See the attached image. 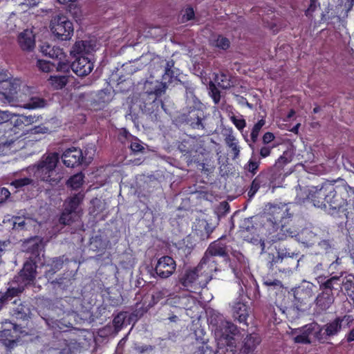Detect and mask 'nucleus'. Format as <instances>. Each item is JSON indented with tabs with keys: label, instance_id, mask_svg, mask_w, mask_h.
Segmentation results:
<instances>
[{
	"label": "nucleus",
	"instance_id": "obj_1",
	"mask_svg": "<svg viewBox=\"0 0 354 354\" xmlns=\"http://www.w3.org/2000/svg\"><path fill=\"white\" fill-rule=\"evenodd\" d=\"M95 48L96 42L93 40H80L73 44L71 53L75 60L71 64V69L77 76H87L93 71Z\"/></svg>",
	"mask_w": 354,
	"mask_h": 354
},
{
	"label": "nucleus",
	"instance_id": "obj_2",
	"mask_svg": "<svg viewBox=\"0 0 354 354\" xmlns=\"http://www.w3.org/2000/svg\"><path fill=\"white\" fill-rule=\"evenodd\" d=\"M292 214L286 204L271 205L262 217V229L272 242V236L280 232L281 225L291 223Z\"/></svg>",
	"mask_w": 354,
	"mask_h": 354
},
{
	"label": "nucleus",
	"instance_id": "obj_3",
	"mask_svg": "<svg viewBox=\"0 0 354 354\" xmlns=\"http://www.w3.org/2000/svg\"><path fill=\"white\" fill-rule=\"evenodd\" d=\"M59 161V155L57 152L44 154L39 160L29 167L37 181L48 183L51 185H57L59 181L56 167Z\"/></svg>",
	"mask_w": 354,
	"mask_h": 354
},
{
	"label": "nucleus",
	"instance_id": "obj_4",
	"mask_svg": "<svg viewBox=\"0 0 354 354\" xmlns=\"http://www.w3.org/2000/svg\"><path fill=\"white\" fill-rule=\"evenodd\" d=\"M351 187L346 183L337 185L333 183L332 193L328 196L327 205L328 206V213L333 216L342 217V216L348 218V205H349V192Z\"/></svg>",
	"mask_w": 354,
	"mask_h": 354
},
{
	"label": "nucleus",
	"instance_id": "obj_5",
	"mask_svg": "<svg viewBox=\"0 0 354 354\" xmlns=\"http://www.w3.org/2000/svg\"><path fill=\"white\" fill-rule=\"evenodd\" d=\"M321 291L315 299L316 307L320 311H326L335 301V292L339 288V279L319 276L317 279Z\"/></svg>",
	"mask_w": 354,
	"mask_h": 354
},
{
	"label": "nucleus",
	"instance_id": "obj_6",
	"mask_svg": "<svg viewBox=\"0 0 354 354\" xmlns=\"http://www.w3.org/2000/svg\"><path fill=\"white\" fill-rule=\"evenodd\" d=\"M41 250V245L35 243L29 248L30 256L29 260L24 264L23 268L15 277L13 282L20 283L24 286L32 283L35 279L37 274V264L41 261L40 252Z\"/></svg>",
	"mask_w": 354,
	"mask_h": 354
},
{
	"label": "nucleus",
	"instance_id": "obj_7",
	"mask_svg": "<svg viewBox=\"0 0 354 354\" xmlns=\"http://www.w3.org/2000/svg\"><path fill=\"white\" fill-rule=\"evenodd\" d=\"M293 237H295L305 246L310 247L315 244L317 235L308 229H304L299 232L292 223H285L281 225L280 232L272 236V242L276 243Z\"/></svg>",
	"mask_w": 354,
	"mask_h": 354
},
{
	"label": "nucleus",
	"instance_id": "obj_8",
	"mask_svg": "<svg viewBox=\"0 0 354 354\" xmlns=\"http://www.w3.org/2000/svg\"><path fill=\"white\" fill-rule=\"evenodd\" d=\"M50 30L53 35L62 41H66L73 35L74 28L72 21L65 15H57L50 22Z\"/></svg>",
	"mask_w": 354,
	"mask_h": 354
},
{
	"label": "nucleus",
	"instance_id": "obj_9",
	"mask_svg": "<svg viewBox=\"0 0 354 354\" xmlns=\"http://www.w3.org/2000/svg\"><path fill=\"white\" fill-rule=\"evenodd\" d=\"M334 182L326 181L320 186L313 187L308 192L307 198L310 200L315 207L326 208L328 198L332 193Z\"/></svg>",
	"mask_w": 354,
	"mask_h": 354
},
{
	"label": "nucleus",
	"instance_id": "obj_10",
	"mask_svg": "<svg viewBox=\"0 0 354 354\" xmlns=\"http://www.w3.org/2000/svg\"><path fill=\"white\" fill-rule=\"evenodd\" d=\"M201 281L203 279L196 268L192 270H186L179 275L178 279V283L182 286V288L191 292H196L197 290L207 286L203 285Z\"/></svg>",
	"mask_w": 354,
	"mask_h": 354
},
{
	"label": "nucleus",
	"instance_id": "obj_11",
	"mask_svg": "<svg viewBox=\"0 0 354 354\" xmlns=\"http://www.w3.org/2000/svg\"><path fill=\"white\" fill-rule=\"evenodd\" d=\"M173 59L168 60L164 65V73L160 82V86H156V98L164 93L169 86L178 81L179 70L174 66Z\"/></svg>",
	"mask_w": 354,
	"mask_h": 354
},
{
	"label": "nucleus",
	"instance_id": "obj_12",
	"mask_svg": "<svg viewBox=\"0 0 354 354\" xmlns=\"http://www.w3.org/2000/svg\"><path fill=\"white\" fill-rule=\"evenodd\" d=\"M223 318L221 315H217L215 318H211V324L216 327V333L226 340L234 339L233 337L239 333L237 326Z\"/></svg>",
	"mask_w": 354,
	"mask_h": 354
},
{
	"label": "nucleus",
	"instance_id": "obj_13",
	"mask_svg": "<svg viewBox=\"0 0 354 354\" xmlns=\"http://www.w3.org/2000/svg\"><path fill=\"white\" fill-rule=\"evenodd\" d=\"M178 148L188 165L192 164L193 161H199L198 156L202 153L201 151V147L194 138L183 140L178 145Z\"/></svg>",
	"mask_w": 354,
	"mask_h": 354
},
{
	"label": "nucleus",
	"instance_id": "obj_14",
	"mask_svg": "<svg viewBox=\"0 0 354 354\" xmlns=\"http://www.w3.org/2000/svg\"><path fill=\"white\" fill-rule=\"evenodd\" d=\"M196 268L203 279L201 281L203 285H207L212 279L214 273L221 270L218 259H214L205 255L203 257Z\"/></svg>",
	"mask_w": 354,
	"mask_h": 354
},
{
	"label": "nucleus",
	"instance_id": "obj_15",
	"mask_svg": "<svg viewBox=\"0 0 354 354\" xmlns=\"http://www.w3.org/2000/svg\"><path fill=\"white\" fill-rule=\"evenodd\" d=\"M180 119L183 122L189 125L194 129H205L204 111L200 108L190 106L187 112L181 115Z\"/></svg>",
	"mask_w": 354,
	"mask_h": 354
},
{
	"label": "nucleus",
	"instance_id": "obj_16",
	"mask_svg": "<svg viewBox=\"0 0 354 354\" xmlns=\"http://www.w3.org/2000/svg\"><path fill=\"white\" fill-rule=\"evenodd\" d=\"M80 346L76 342L56 337L50 343L48 354H77Z\"/></svg>",
	"mask_w": 354,
	"mask_h": 354
},
{
	"label": "nucleus",
	"instance_id": "obj_17",
	"mask_svg": "<svg viewBox=\"0 0 354 354\" xmlns=\"http://www.w3.org/2000/svg\"><path fill=\"white\" fill-rule=\"evenodd\" d=\"M176 261L169 256H163L156 262V275L162 279L170 277L175 271Z\"/></svg>",
	"mask_w": 354,
	"mask_h": 354
},
{
	"label": "nucleus",
	"instance_id": "obj_18",
	"mask_svg": "<svg viewBox=\"0 0 354 354\" xmlns=\"http://www.w3.org/2000/svg\"><path fill=\"white\" fill-rule=\"evenodd\" d=\"M62 158L64 164L67 167L73 168L82 164L84 156L80 148L72 147L64 151Z\"/></svg>",
	"mask_w": 354,
	"mask_h": 354
},
{
	"label": "nucleus",
	"instance_id": "obj_19",
	"mask_svg": "<svg viewBox=\"0 0 354 354\" xmlns=\"http://www.w3.org/2000/svg\"><path fill=\"white\" fill-rule=\"evenodd\" d=\"M214 229L215 226L204 218H196L192 225L194 234L202 241L208 239Z\"/></svg>",
	"mask_w": 354,
	"mask_h": 354
},
{
	"label": "nucleus",
	"instance_id": "obj_20",
	"mask_svg": "<svg viewBox=\"0 0 354 354\" xmlns=\"http://www.w3.org/2000/svg\"><path fill=\"white\" fill-rule=\"evenodd\" d=\"M204 255L214 259H217V257L222 258L223 261L225 264L230 262V256L227 250V246L218 241L212 243L206 250Z\"/></svg>",
	"mask_w": 354,
	"mask_h": 354
},
{
	"label": "nucleus",
	"instance_id": "obj_21",
	"mask_svg": "<svg viewBox=\"0 0 354 354\" xmlns=\"http://www.w3.org/2000/svg\"><path fill=\"white\" fill-rule=\"evenodd\" d=\"M145 93L148 95L149 102L146 100L141 106L142 112L149 115H151L155 111V86H153V81L147 80L144 83Z\"/></svg>",
	"mask_w": 354,
	"mask_h": 354
},
{
	"label": "nucleus",
	"instance_id": "obj_22",
	"mask_svg": "<svg viewBox=\"0 0 354 354\" xmlns=\"http://www.w3.org/2000/svg\"><path fill=\"white\" fill-rule=\"evenodd\" d=\"M19 85L9 80H4L0 82V94L9 103H13L17 100V91Z\"/></svg>",
	"mask_w": 354,
	"mask_h": 354
},
{
	"label": "nucleus",
	"instance_id": "obj_23",
	"mask_svg": "<svg viewBox=\"0 0 354 354\" xmlns=\"http://www.w3.org/2000/svg\"><path fill=\"white\" fill-rule=\"evenodd\" d=\"M261 338L258 333L248 334L243 338L240 349L241 354H253L257 347L260 344Z\"/></svg>",
	"mask_w": 354,
	"mask_h": 354
},
{
	"label": "nucleus",
	"instance_id": "obj_24",
	"mask_svg": "<svg viewBox=\"0 0 354 354\" xmlns=\"http://www.w3.org/2000/svg\"><path fill=\"white\" fill-rule=\"evenodd\" d=\"M1 114L2 115V120H8L9 115L6 111L1 112ZM12 133V128L10 127V123H8L7 121L0 123V146H10L14 142L15 140L13 138L8 139Z\"/></svg>",
	"mask_w": 354,
	"mask_h": 354
},
{
	"label": "nucleus",
	"instance_id": "obj_25",
	"mask_svg": "<svg viewBox=\"0 0 354 354\" xmlns=\"http://www.w3.org/2000/svg\"><path fill=\"white\" fill-rule=\"evenodd\" d=\"M249 310L250 308L246 303L240 301H236L232 306V317L240 324H243L248 326L247 319L249 317Z\"/></svg>",
	"mask_w": 354,
	"mask_h": 354
},
{
	"label": "nucleus",
	"instance_id": "obj_26",
	"mask_svg": "<svg viewBox=\"0 0 354 354\" xmlns=\"http://www.w3.org/2000/svg\"><path fill=\"white\" fill-rule=\"evenodd\" d=\"M18 43L23 50H32L35 46V39L32 31L26 29L21 32L18 36Z\"/></svg>",
	"mask_w": 354,
	"mask_h": 354
},
{
	"label": "nucleus",
	"instance_id": "obj_27",
	"mask_svg": "<svg viewBox=\"0 0 354 354\" xmlns=\"http://www.w3.org/2000/svg\"><path fill=\"white\" fill-rule=\"evenodd\" d=\"M41 52L44 55L55 59H62L66 57L62 48L55 46H51L48 43H44L41 46Z\"/></svg>",
	"mask_w": 354,
	"mask_h": 354
},
{
	"label": "nucleus",
	"instance_id": "obj_28",
	"mask_svg": "<svg viewBox=\"0 0 354 354\" xmlns=\"http://www.w3.org/2000/svg\"><path fill=\"white\" fill-rule=\"evenodd\" d=\"M332 277L338 278L339 280V288L336 290V292H338L344 288V294L354 300V282L353 279L351 278L342 279L341 276H333Z\"/></svg>",
	"mask_w": 354,
	"mask_h": 354
},
{
	"label": "nucleus",
	"instance_id": "obj_29",
	"mask_svg": "<svg viewBox=\"0 0 354 354\" xmlns=\"http://www.w3.org/2000/svg\"><path fill=\"white\" fill-rule=\"evenodd\" d=\"M323 328L324 329V334L330 339L331 337L337 335L341 331V320L339 317H335L333 321L323 325Z\"/></svg>",
	"mask_w": 354,
	"mask_h": 354
},
{
	"label": "nucleus",
	"instance_id": "obj_30",
	"mask_svg": "<svg viewBox=\"0 0 354 354\" xmlns=\"http://www.w3.org/2000/svg\"><path fill=\"white\" fill-rule=\"evenodd\" d=\"M225 142L227 147L230 149V153L232 154L233 159L239 158L240 154V146L239 141L232 133V131L227 134L225 138Z\"/></svg>",
	"mask_w": 354,
	"mask_h": 354
},
{
	"label": "nucleus",
	"instance_id": "obj_31",
	"mask_svg": "<svg viewBox=\"0 0 354 354\" xmlns=\"http://www.w3.org/2000/svg\"><path fill=\"white\" fill-rule=\"evenodd\" d=\"M84 198V194L81 192L75 194L69 198L67 201H66V206L64 208L75 213L76 212L79 205L82 203Z\"/></svg>",
	"mask_w": 354,
	"mask_h": 354
},
{
	"label": "nucleus",
	"instance_id": "obj_32",
	"mask_svg": "<svg viewBox=\"0 0 354 354\" xmlns=\"http://www.w3.org/2000/svg\"><path fill=\"white\" fill-rule=\"evenodd\" d=\"M64 261L61 257H55L51 259L50 263L47 265L49 268L45 271V276L46 278H51L55 272L62 269Z\"/></svg>",
	"mask_w": 354,
	"mask_h": 354
},
{
	"label": "nucleus",
	"instance_id": "obj_33",
	"mask_svg": "<svg viewBox=\"0 0 354 354\" xmlns=\"http://www.w3.org/2000/svg\"><path fill=\"white\" fill-rule=\"evenodd\" d=\"M17 287H10L7 289L5 292H0V295L6 301V303L12 299L13 297L18 296L20 293H21L24 290V286L20 283H17Z\"/></svg>",
	"mask_w": 354,
	"mask_h": 354
},
{
	"label": "nucleus",
	"instance_id": "obj_34",
	"mask_svg": "<svg viewBox=\"0 0 354 354\" xmlns=\"http://www.w3.org/2000/svg\"><path fill=\"white\" fill-rule=\"evenodd\" d=\"M48 82L54 89L63 88L68 82L67 75H50Z\"/></svg>",
	"mask_w": 354,
	"mask_h": 354
},
{
	"label": "nucleus",
	"instance_id": "obj_35",
	"mask_svg": "<svg viewBox=\"0 0 354 354\" xmlns=\"http://www.w3.org/2000/svg\"><path fill=\"white\" fill-rule=\"evenodd\" d=\"M84 182V174L82 172L77 173L71 176L66 182L68 187L73 189H80Z\"/></svg>",
	"mask_w": 354,
	"mask_h": 354
},
{
	"label": "nucleus",
	"instance_id": "obj_36",
	"mask_svg": "<svg viewBox=\"0 0 354 354\" xmlns=\"http://www.w3.org/2000/svg\"><path fill=\"white\" fill-rule=\"evenodd\" d=\"M215 81L218 83V86L223 89H228L233 86L231 76L224 73L216 75Z\"/></svg>",
	"mask_w": 354,
	"mask_h": 354
},
{
	"label": "nucleus",
	"instance_id": "obj_37",
	"mask_svg": "<svg viewBox=\"0 0 354 354\" xmlns=\"http://www.w3.org/2000/svg\"><path fill=\"white\" fill-rule=\"evenodd\" d=\"M312 292L311 288L298 287L294 292V297L298 302L303 303L312 296Z\"/></svg>",
	"mask_w": 354,
	"mask_h": 354
},
{
	"label": "nucleus",
	"instance_id": "obj_38",
	"mask_svg": "<svg viewBox=\"0 0 354 354\" xmlns=\"http://www.w3.org/2000/svg\"><path fill=\"white\" fill-rule=\"evenodd\" d=\"M76 216V212L74 213L64 208L59 218V223L64 225H70L75 221Z\"/></svg>",
	"mask_w": 354,
	"mask_h": 354
},
{
	"label": "nucleus",
	"instance_id": "obj_39",
	"mask_svg": "<svg viewBox=\"0 0 354 354\" xmlns=\"http://www.w3.org/2000/svg\"><path fill=\"white\" fill-rule=\"evenodd\" d=\"M10 185L13 186L16 189H21L27 185H31L33 187H36L38 184L35 180L28 177H24L12 180Z\"/></svg>",
	"mask_w": 354,
	"mask_h": 354
},
{
	"label": "nucleus",
	"instance_id": "obj_40",
	"mask_svg": "<svg viewBox=\"0 0 354 354\" xmlns=\"http://www.w3.org/2000/svg\"><path fill=\"white\" fill-rule=\"evenodd\" d=\"M256 178L262 187H270L272 185V174L270 171H261Z\"/></svg>",
	"mask_w": 354,
	"mask_h": 354
},
{
	"label": "nucleus",
	"instance_id": "obj_41",
	"mask_svg": "<svg viewBox=\"0 0 354 354\" xmlns=\"http://www.w3.org/2000/svg\"><path fill=\"white\" fill-rule=\"evenodd\" d=\"M204 154L202 153L198 156L199 161H193V163L196 164L197 169L205 174L208 175L212 173L214 167L205 162Z\"/></svg>",
	"mask_w": 354,
	"mask_h": 354
},
{
	"label": "nucleus",
	"instance_id": "obj_42",
	"mask_svg": "<svg viewBox=\"0 0 354 354\" xmlns=\"http://www.w3.org/2000/svg\"><path fill=\"white\" fill-rule=\"evenodd\" d=\"M129 149L131 152L136 155L138 153H142L145 151V148L143 143L136 136H134L130 141Z\"/></svg>",
	"mask_w": 354,
	"mask_h": 354
},
{
	"label": "nucleus",
	"instance_id": "obj_43",
	"mask_svg": "<svg viewBox=\"0 0 354 354\" xmlns=\"http://www.w3.org/2000/svg\"><path fill=\"white\" fill-rule=\"evenodd\" d=\"M316 330L313 331V337L316 341L319 344H325L328 342L329 339L326 334H324V329L323 326H321L316 323Z\"/></svg>",
	"mask_w": 354,
	"mask_h": 354
},
{
	"label": "nucleus",
	"instance_id": "obj_44",
	"mask_svg": "<svg viewBox=\"0 0 354 354\" xmlns=\"http://www.w3.org/2000/svg\"><path fill=\"white\" fill-rule=\"evenodd\" d=\"M265 124V119L261 118L254 125L250 133V138L252 142H256L257 141L259 132Z\"/></svg>",
	"mask_w": 354,
	"mask_h": 354
},
{
	"label": "nucleus",
	"instance_id": "obj_45",
	"mask_svg": "<svg viewBox=\"0 0 354 354\" xmlns=\"http://www.w3.org/2000/svg\"><path fill=\"white\" fill-rule=\"evenodd\" d=\"M46 105V100L40 97H32L29 102L24 104V107L28 109L41 108Z\"/></svg>",
	"mask_w": 354,
	"mask_h": 354
},
{
	"label": "nucleus",
	"instance_id": "obj_46",
	"mask_svg": "<svg viewBox=\"0 0 354 354\" xmlns=\"http://www.w3.org/2000/svg\"><path fill=\"white\" fill-rule=\"evenodd\" d=\"M9 221L11 223L12 229L15 230L20 231L25 228L26 221L23 217L12 216Z\"/></svg>",
	"mask_w": 354,
	"mask_h": 354
},
{
	"label": "nucleus",
	"instance_id": "obj_47",
	"mask_svg": "<svg viewBox=\"0 0 354 354\" xmlns=\"http://www.w3.org/2000/svg\"><path fill=\"white\" fill-rule=\"evenodd\" d=\"M278 257L281 259V261L284 258H295L297 259L299 256V252H295V251L291 252L290 249L279 248L277 250Z\"/></svg>",
	"mask_w": 354,
	"mask_h": 354
},
{
	"label": "nucleus",
	"instance_id": "obj_48",
	"mask_svg": "<svg viewBox=\"0 0 354 354\" xmlns=\"http://www.w3.org/2000/svg\"><path fill=\"white\" fill-rule=\"evenodd\" d=\"M214 46L222 50H227L230 46V41L227 37L219 35L216 39L214 40Z\"/></svg>",
	"mask_w": 354,
	"mask_h": 354
},
{
	"label": "nucleus",
	"instance_id": "obj_49",
	"mask_svg": "<svg viewBox=\"0 0 354 354\" xmlns=\"http://www.w3.org/2000/svg\"><path fill=\"white\" fill-rule=\"evenodd\" d=\"M37 66L43 72H50L55 68V63H52L49 61L39 59L37 62Z\"/></svg>",
	"mask_w": 354,
	"mask_h": 354
},
{
	"label": "nucleus",
	"instance_id": "obj_50",
	"mask_svg": "<svg viewBox=\"0 0 354 354\" xmlns=\"http://www.w3.org/2000/svg\"><path fill=\"white\" fill-rule=\"evenodd\" d=\"M230 120L236 127V128L241 132H242L244 128L246 127V121L243 118V115H241L240 118H237L232 113V115L230 116Z\"/></svg>",
	"mask_w": 354,
	"mask_h": 354
},
{
	"label": "nucleus",
	"instance_id": "obj_51",
	"mask_svg": "<svg viewBox=\"0 0 354 354\" xmlns=\"http://www.w3.org/2000/svg\"><path fill=\"white\" fill-rule=\"evenodd\" d=\"M290 161L291 158L288 156V153L287 151H284L283 153L277 160L274 167L279 170L282 169L284 166L290 162Z\"/></svg>",
	"mask_w": 354,
	"mask_h": 354
},
{
	"label": "nucleus",
	"instance_id": "obj_52",
	"mask_svg": "<svg viewBox=\"0 0 354 354\" xmlns=\"http://www.w3.org/2000/svg\"><path fill=\"white\" fill-rule=\"evenodd\" d=\"M65 58H62V59H56L57 61L55 63V67L57 71L64 72V73H69L70 69L71 68V64L67 60L64 59Z\"/></svg>",
	"mask_w": 354,
	"mask_h": 354
},
{
	"label": "nucleus",
	"instance_id": "obj_53",
	"mask_svg": "<svg viewBox=\"0 0 354 354\" xmlns=\"http://www.w3.org/2000/svg\"><path fill=\"white\" fill-rule=\"evenodd\" d=\"M127 317L126 313L120 312L114 317L113 324L116 329H120L123 327Z\"/></svg>",
	"mask_w": 354,
	"mask_h": 354
},
{
	"label": "nucleus",
	"instance_id": "obj_54",
	"mask_svg": "<svg viewBox=\"0 0 354 354\" xmlns=\"http://www.w3.org/2000/svg\"><path fill=\"white\" fill-rule=\"evenodd\" d=\"M209 93L211 97L214 102V104H217L221 100V92L216 88V85L211 82L209 85Z\"/></svg>",
	"mask_w": 354,
	"mask_h": 354
},
{
	"label": "nucleus",
	"instance_id": "obj_55",
	"mask_svg": "<svg viewBox=\"0 0 354 354\" xmlns=\"http://www.w3.org/2000/svg\"><path fill=\"white\" fill-rule=\"evenodd\" d=\"M147 312V308H144L141 304L137 303L136 304V309L131 313V318L138 320L142 317Z\"/></svg>",
	"mask_w": 354,
	"mask_h": 354
},
{
	"label": "nucleus",
	"instance_id": "obj_56",
	"mask_svg": "<svg viewBox=\"0 0 354 354\" xmlns=\"http://www.w3.org/2000/svg\"><path fill=\"white\" fill-rule=\"evenodd\" d=\"M134 137V136L131 135L129 131H127L125 128H122L120 130L118 133V140L122 143L125 144L126 142H129Z\"/></svg>",
	"mask_w": 354,
	"mask_h": 354
},
{
	"label": "nucleus",
	"instance_id": "obj_57",
	"mask_svg": "<svg viewBox=\"0 0 354 354\" xmlns=\"http://www.w3.org/2000/svg\"><path fill=\"white\" fill-rule=\"evenodd\" d=\"M260 187H262L261 184L258 182V180L255 178L250 185V188L248 192V196L249 198H252L254 196L256 193L258 192V190L260 189Z\"/></svg>",
	"mask_w": 354,
	"mask_h": 354
},
{
	"label": "nucleus",
	"instance_id": "obj_58",
	"mask_svg": "<svg viewBox=\"0 0 354 354\" xmlns=\"http://www.w3.org/2000/svg\"><path fill=\"white\" fill-rule=\"evenodd\" d=\"M213 353V349L209 346L207 344L203 343L201 346L197 347L194 354H212Z\"/></svg>",
	"mask_w": 354,
	"mask_h": 354
},
{
	"label": "nucleus",
	"instance_id": "obj_59",
	"mask_svg": "<svg viewBox=\"0 0 354 354\" xmlns=\"http://www.w3.org/2000/svg\"><path fill=\"white\" fill-rule=\"evenodd\" d=\"M259 162L250 160L247 165L245 166V169L254 175L259 169Z\"/></svg>",
	"mask_w": 354,
	"mask_h": 354
},
{
	"label": "nucleus",
	"instance_id": "obj_60",
	"mask_svg": "<svg viewBox=\"0 0 354 354\" xmlns=\"http://www.w3.org/2000/svg\"><path fill=\"white\" fill-rule=\"evenodd\" d=\"M315 326H316V322H312L304 326L301 328V333L306 335L308 337H309L310 335H313V331L316 330Z\"/></svg>",
	"mask_w": 354,
	"mask_h": 354
},
{
	"label": "nucleus",
	"instance_id": "obj_61",
	"mask_svg": "<svg viewBox=\"0 0 354 354\" xmlns=\"http://www.w3.org/2000/svg\"><path fill=\"white\" fill-rule=\"evenodd\" d=\"M135 350L140 354L151 352L153 351V346L147 344H136Z\"/></svg>",
	"mask_w": 354,
	"mask_h": 354
},
{
	"label": "nucleus",
	"instance_id": "obj_62",
	"mask_svg": "<svg viewBox=\"0 0 354 354\" xmlns=\"http://www.w3.org/2000/svg\"><path fill=\"white\" fill-rule=\"evenodd\" d=\"M294 341L295 343L304 344H310L312 342L310 337H306V335H304L303 333L296 335L294 337Z\"/></svg>",
	"mask_w": 354,
	"mask_h": 354
},
{
	"label": "nucleus",
	"instance_id": "obj_63",
	"mask_svg": "<svg viewBox=\"0 0 354 354\" xmlns=\"http://www.w3.org/2000/svg\"><path fill=\"white\" fill-rule=\"evenodd\" d=\"M10 192L6 187L0 188V204L5 203L10 197Z\"/></svg>",
	"mask_w": 354,
	"mask_h": 354
},
{
	"label": "nucleus",
	"instance_id": "obj_64",
	"mask_svg": "<svg viewBox=\"0 0 354 354\" xmlns=\"http://www.w3.org/2000/svg\"><path fill=\"white\" fill-rule=\"evenodd\" d=\"M14 315L16 316L17 318L18 319H24L26 318L27 317V313L26 311L24 310V308L22 307L19 308H17L15 310H14Z\"/></svg>",
	"mask_w": 354,
	"mask_h": 354
}]
</instances>
